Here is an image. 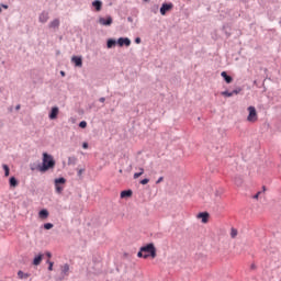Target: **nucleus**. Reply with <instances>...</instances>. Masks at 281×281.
I'll return each instance as SVG.
<instances>
[{
    "label": "nucleus",
    "mask_w": 281,
    "mask_h": 281,
    "mask_svg": "<svg viewBox=\"0 0 281 281\" xmlns=\"http://www.w3.org/2000/svg\"><path fill=\"white\" fill-rule=\"evenodd\" d=\"M138 258H157V248H155L154 244H147L146 246L140 247L139 251L137 252Z\"/></svg>",
    "instance_id": "1"
},
{
    "label": "nucleus",
    "mask_w": 281,
    "mask_h": 281,
    "mask_svg": "<svg viewBox=\"0 0 281 281\" xmlns=\"http://www.w3.org/2000/svg\"><path fill=\"white\" fill-rule=\"evenodd\" d=\"M54 166H56V161L54 160V156L49 155L47 153L43 154V165L40 168L41 172H47V170H49V168H54Z\"/></svg>",
    "instance_id": "2"
},
{
    "label": "nucleus",
    "mask_w": 281,
    "mask_h": 281,
    "mask_svg": "<svg viewBox=\"0 0 281 281\" xmlns=\"http://www.w3.org/2000/svg\"><path fill=\"white\" fill-rule=\"evenodd\" d=\"M65 183H67V179L65 178H56L54 180L55 192L57 194H63V190H65Z\"/></svg>",
    "instance_id": "3"
},
{
    "label": "nucleus",
    "mask_w": 281,
    "mask_h": 281,
    "mask_svg": "<svg viewBox=\"0 0 281 281\" xmlns=\"http://www.w3.org/2000/svg\"><path fill=\"white\" fill-rule=\"evenodd\" d=\"M248 122H258V112H256V108L254 105L248 106Z\"/></svg>",
    "instance_id": "4"
},
{
    "label": "nucleus",
    "mask_w": 281,
    "mask_h": 281,
    "mask_svg": "<svg viewBox=\"0 0 281 281\" xmlns=\"http://www.w3.org/2000/svg\"><path fill=\"white\" fill-rule=\"evenodd\" d=\"M99 23L103 25L104 27H109L113 25V18L111 15H106L105 18L100 16Z\"/></svg>",
    "instance_id": "5"
},
{
    "label": "nucleus",
    "mask_w": 281,
    "mask_h": 281,
    "mask_svg": "<svg viewBox=\"0 0 281 281\" xmlns=\"http://www.w3.org/2000/svg\"><path fill=\"white\" fill-rule=\"evenodd\" d=\"M60 278L57 279V281H63L65 278L69 277V266L68 263H65L64 266H60Z\"/></svg>",
    "instance_id": "6"
},
{
    "label": "nucleus",
    "mask_w": 281,
    "mask_h": 281,
    "mask_svg": "<svg viewBox=\"0 0 281 281\" xmlns=\"http://www.w3.org/2000/svg\"><path fill=\"white\" fill-rule=\"evenodd\" d=\"M175 8V4H172V2L169 3H162L161 8H160V14L162 16H166L167 12H170V10H172Z\"/></svg>",
    "instance_id": "7"
},
{
    "label": "nucleus",
    "mask_w": 281,
    "mask_h": 281,
    "mask_svg": "<svg viewBox=\"0 0 281 281\" xmlns=\"http://www.w3.org/2000/svg\"><path fill=\"white\" fill-rule=\"evenodd\" d=\"M119 47H131V38L128 37H120L117 40Z\"/></svg>",
    "instance_id": "8"
},
{
    "label": "nucleus",
    "mask_w": 281,
    "mask_h": 281,
    "mask_svg": "<svg viewBox=\"0 0 281 281\" xmlns=\"http://www.w3.org/2000/svg\"><path fill=\"white\" fill-rule=\"evenodd\" d=\"M196 218H200L202 223H207L210 221V213L201 212L196 215Z\"/></svg>",
    "instance_id": "9"
},
{
    "label": "nucleus",
    "mask_w": 281,
    "mask_h": 281,
    "mask_svg": "<svg viewBox=\"0 0 281 281\" xmlns=\"http://www.w3.org/2000/svg\"><path fill=\"white\" fill-rule=\"evenodd\" d=\"M38 21H40V23H47V21H49V12L43 11V12L38 15Z\"/></svg>",
    "instance_id": "10"
},
{
    "label": "nucleus",
    "mask_w": 281,
    "mask_h": 281,
    "mask_svg": "<svg viewBox=\"0 0 281 281\" xmlns=\"http://www.w3.org/2000/svg\"><path fill=\"white\" fill-rule=\"evenodd\" d=\"M48 27L50 30H58V27H60V20L54 19L53 21L49 22Z\"/></svg>",
    "instance_id": "11"
},
{
    "label": "nucleus",
    "mask_w": 281,
    "mask_h": 281,
    "mask_svg": "<svg viewBox=\"0 0 281 281\" xmlns=\"http://www.w3.org/2000/svg\"><path fill=\"white\" fill-rule=\"evenodd\" d=\"M238 93H240V88L233 90L232 92L223 91L222 95H224V98H232V95H238Z\"/></svg>",
    "instance_id": "12"
},
{
    "label": "nucleus",
    "mask_w": 281,
    "mask_h": 281,
    "mask_svg": "<svg viewBox=\"0 0 281 281\" xmlns=\"http://www.w3.org/2000/svg\"><path fill=\"white\" fill-rule=\"evenodd\" d=\"M58 113H59L58 106L52 108L50 113L48 115L49 120H56V117H58Z\"/></svg>",
    "instance_id": "13"
},
{
    "label": "nucleus",
    "mask_w": 281,
    "mask_h": 281,
    "mask_svg": "<svg viewBox=\"0 0 281 281\" xmlns=\"http://www.w3.org/2000/svg\"><path fill=\"white\" fill-rule=\"evenodd\" d=\"M71 63H74L75 67H82V57L72 56Z\"/></svg>",
    "instance_id": "14"
},
{
    "label": "nucleus",
    "mask_w": 281,
    "mask_h": 281,
    "mask_svg": "<svg viewBox=\"0 0 281 281\" xmlns=\"http://www.w3.org/2000/svg\"><path fill=\"white\" fill-rule=\"evenodd\" d=\"M92 8H94L95 12H100L102 10V1L94 0L92 2Z\"/></svg>",
    "instance_id": "15"
},
{
    "label": "nucleus",
    "mask_w": 281,
    "mask_h": 281,
    "mask_svg": "<svg viewBox=\"0 0 281 281\" xmlns=\"http://www.w3.org/2000/svg\"><path fill=\"white\" fill-rule=\"evenodd\" d=\"M41 262H43V254L35 256L33 259V265L35 267H38V265H41Z\"/></svg>",
    "instance_id": "16"
},
{
    "label": "nucleus",
    "mask_w": 281,
    "mask_h": 281,
    "mask_svg": "<svg viewBox=\"0 0 281 281\" xmlns=\"http://www.w3.org/2000/svg\"><path fill=\"white\" fill-rule=\"evenodd\" d=\"M130 196H133L132 190H124L121 192V199H130Z\"/></svg>",
    "instance_id": "17"
},
{
    "label": "nucleus",
    "mask_w": 281,
    "mask_h": 281,
    "mask_svg": "<svg viewBox=\"0 0 281 281\" xmlns=\"http://www.w3.org/2000/svg\"><path fill=\"white\" fill-rule=\"evenodd\" d=\"M221 76H222V78H224V80L227 85H231V82L234 80L231 76L227 75L226 71H222Z\"/></svg>",
    "instance_id": "18"
},
{
    "label": "nucleus",
    "mask_w": 281,
    "mask_h": 281,
    "mask_svg": "<svg viewBox=\"0 0 281 281\" xmlns=\"http://www.w3.org/2000/svg\"><path fill=\"white\" fill-rule=\"evenodd\" d=\"M9 186H10V188H16L19 186V180H16L15 177H11L9 179Z\"/></svg>",
    "instance_id": "19"
},
{
    "label": "nucleus",
    "mask_w": 281,
    "mask_h": 281,
    "mask_svg": "<svg viewBox=\"0 0 281 281\" xmlns=\"http://www.w3.org/2000/svg\"><path fill=\"white\" fill-rule=\"evenodd\" d=\"M18 277L20 278V280H27V278H30V273H25L22 270L18 271Z\"/></svg>",
    "instance_id": "20"
},
{
    "label": "nucleus",
    "mask_w": 281,
    "mask_h": 281,
    "mask_svg": "<svg viewBox=\"0 0 281 281\" xmlns=\"http://www.w3.org/2000/svg\"><path fill=\"white\" fill-rule=\"evenodd\" d=\"M40 218H47L49 216V212L46 209H43L38 213Z\"/></svg>",
    "instance_id": "21"
},
{
    "label": "nucleus",
    "mask_w": 281,
    "mask_h": 281,
    "mask_svg": "<svg viewBox=\"0 0 281 281\" xmlns=\"http://www.w3.org/2000/svg\"><path fill=\"white\" fill-rule=\"evenodd\" d=\"M116 43H117V42H116L115 40L109 38L108 42H106V47H108V49H111L112 47H115V44H116Z\"/></svg>",
    "instance_id": "22"
},
{
    "label": "nucleus",
    "mask_w": 281,
    "mask_h": 281,
    "mask_svg": "<svg viewBox=\"0 0 281 281\" xmlns=\"http://www.w3.org/2000/svg\"><path fill=\"white\" fill-rule=\"evenodd\" d=\"M234 181H235V184H236L238 188H240V186H243V177L237 176V177H235Z\"/></svg>",
    "instance_id": "23"
},
{
    "label": "nucleus",
    "mask_w": 281,
    "mask_h": 281,
    "mask_svg": "<svg viewBox=\"0 0 281 281\" xmlns=\"http://www.w3.org/2000/svg\"><path fill=\"white\" fill-rule=\"evenodd\" d=\"M4 170V177H10V167L8 165H2Z\"/></svg>",
    "instance_id": "24"
},
{
    "label": "nucleus",
    "mask_w": 281,
    "mask_h": 281,
    "mask_svg": "<svg viewBox=\"0 0 281 281\" xmlns=\"http://www.w3.org/2000/svg\"><path fill=\"white\" fill-rule=\"evenodd\" d=\"M142 175H144V168H139V172L134 173V179H139V177H142Z\"/></svg>",
    "instance_id": "25"
},
{
    "label": "nucleus",
    "mask_w": 281,
    "mask_h": 281,
    "mask_svg": "<svg viewBox=\"0 0 281 281\" xmlns=\"http://www.w3.org/2000/svg\"><path fill=\"white\" fill-rule=\"evenodd\" d=\"M236 236H238V229L231 228V238H236Z\"/></svg>",
    "instance_id": "26"
},
{
    "label": "nucleus",
    "mask_w": 281,
    "mask_h": 281,
    "mask_svg": "<svg viewBox=\"0 0 281 281\" xmlns=\"http://www.w3.org/2000/svg\"><path fill=\"white\" fill-rule=\"evenodd\" d=\"M46 262L48 265V271H54V262L49 260H47Z\"/></svg>",
    "instance_id": "27"
},
{
    "label": "nucleus",
    "mask_w": 281,
    "mask_h": 281,
    "mask_svg": "<svg viewBox=\"0 0 281 281\" xmlns=\"http://www.w3.org/2000/svg\"><path fill=\"white\" fill-rule=\"evenodd\" d=\"M53 227H54V224L52 223L44 224V229H52Z\"/></svg>",
    "instance_id": "28"
},
{
    "label": "nucleus",
    "mask_w": 281,
    "mask_h": 281,
    "mask_svg": "<svg viewBox=\"0 0 281 281\" xmlns=\"http://www.w3.org/2000/svg\"><path fill=\"white\" fill-rule=\"evenodd\" d=\"M79 127H80V128H87V123H86V121H81V122L79 123Z\"/></svg>",
    "instance_id": "29"
},
{
    "label": "nucleus",
    "mask_w": 281,
    "mask_h": 281,
    "mask_svg": "<svg viewBox=\"0 0 281 281\" xmlns=\"http://www.w3.org/2000/svg\"><path fill=\"white\" fill-rule=\"evenodd\" d=\"M149 181H150V179L145 178V179L140 180V183H142V186H146L147 183H149Z\"/></svg>",
    "instance_id": "30"
},
{
    "label": "nucleus",
    "mask_w": 281,
    "mask_h": 281,
    "mask_svg": "<svg viewBox=\"0 0 281 281\" xmlns=\"http://www.w3.org/2000/svg\"><path fill=\"white\" fill-rule=\"evenodd\" d=\"M260 194H262V191L257 192V194H255L252 199H259Z\"/></svg>",
    "instance_id": "31"
},
{
    "label": "nucleus",
    "mask_w": 281,
    "mask_h": 281,
    "mask_svg": "<svg viewBox=\"0 0 281 281\" xmlns=\"http://www.w3.org/2000/svg\"><path fill=\"white\" fill-rule=\"evenodd\" d=\"M135 43H136V45H139V43H142V38L140 37H136L135 38Z\"/></svg>",
    "instance_id": "32"
},
{
    "label": "nucleus",
    "mask_w": 281,
    "mask_h": 281,
    "mask_svg": "<svg viewBox=\"0 0 281 281\" xmlns=\"http://www.w3.org/2000/svg\"><path fill=\"white\" fill-rule=\"evenodd\" d=\"M82 148H85V149L89 148V143H83Z\"/></svg>",
    "instance_id": "33"
},
{
    "label": "nucleus",
    "mask_w": 281,
    "mask_h": 281,
    "mask_svg": "<svg viewBox=\"0 0 281 281\" xmlns=\"http://www.w3.org/2000/svg\"><path fill=\"white\" fill-rule=\"evenodd\" d=\"M82 172H85V169H79L78 170V177L82 176Z\"/></svg>",
    "instance_id": "34"
},
{
    "label": "nucleus",
    "mask_w": 281,
    "mask_h": 281,
    "mask_svg": "<svg viewBox=\"0 0 281 281\" xmlns=\"http://www.w3.org/2000/svg\"><path fill=\"white\" fill-rule=\"evenodd\" d=\"M0 8H3L4 10H8V4L1 3V4H0Z\"/></svg>",
    "instance_id": "35"
},
{
    "label": "nucleus",
    "mask_w": 281,
    "mask_h": 281,
    "mask_svg": "<svg viewBox=\"0 0 281 281\" xmlns=\"http://www.w3.org/2000/svg\"><path fill=\"white\" fill-rule=\"evenodd\" d=\"M161 181H164V177L158 178V180L156 181V183H161Z\"/></svg>",
    "instance_id": "36"
},
{
    "label": "nucleus",
    "mask_w": 281,
    "mask_h": 281,
    "mask_svg": "<svg viewBox=\"0 0 281 281\" xmlns=\"http://www.w3.org/2000/svg\"><path fill=\"white\" fill-rule=\"evenodd\" d=\"M105 100H106V99H105L104 97H101V98L99 99V102H102V103H103V102H105Z\"/></svg>",
    "instance_id": "37"
},
{
    "label": "nucleus",
    "mask_w": 281,
    "mask_h": 281,
    "mask_svg": "<svg viewBox=\"0 0 281 281\" xmlns=\"http://www.w3.org/2000/svg\"><path fill=\"white\" fill-rule=\"evenodd\" d=\"M46 256H47V258H52V252L47 251Z\"/></svg>",
    "instance_id": "38"
},
{
    "label": "nucleus",
    "mask_w": 281,
    "mask_h": 281,
    "mask_svg": "<svg viewBox=\"0 0 281 281\" xmlns=\"http://www.w3.org/2000/svg\"><path fill=\"white\" fill-rule=\"evenodd\" d=\"M15 109H16V111H19V109H21V105H16V108H15Z\"/></svg>",
    "instance_id": "39"
},
{
    "label": "nucleus",
    "mask_w": 281,
    "mask_h": 281,
    "mask_svg": "<svg viewBox=\"0 0 281 281\" xmlns=\"http://www.w3.org/2000/svg\"><path fill=\"white\" fill-rule=\"evenodd\" d=\"M60 75H61V76H65V71H60Z\"/></svg>",
    "instance_id": "40"
},
{
    "label": "nucleus",
    "mask_w": 281,
    "mask_h": 281,
    "mask_svg": "<svg viewBox=\"0 0 281 281\" xmlns=\"http://www.w3.org/2000/svg\"><path fill=\"white\" fill-rule=\"evenodd\" d=\"M262 190H263V192H266L267 188H266V187H262Z\"/></svg>",
    "instance_id": "41"
},
{
    "label": "nucleus",
    "mask_w": 281,
    "mask_h": 281,
    "mask_svg": "<svg viewBox=\"0 0 281 281\" xmlns=\"http://www.w3.org/2000/svg\"><path fill=\"white\" fill-rule=\"evenodd\" d=\"M1 12H3V10H2L1 7H0V13H1Z\"/></svg>",
    "instance_id": "42"
},
{
    "label": "nucleus",
    "mask_w": 281,
    "mask_h": 281,
    "mask_svg": "<svg viewBox=\"0 0 281 281\" xmlns=\"http://www.w3.org/2000/svg\"><path fill=\"white\" fill-rule=\"evenodd\" d=\"M143 1L148 2V0H143Z\"/></svg>",
    "instance_id": "43"
}]
</instances>
